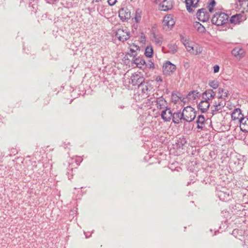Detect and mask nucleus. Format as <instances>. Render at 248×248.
Wrapping results in <instances>:
<instances>
[{
  "label": "nucleus",
  "instance_id": "f257e3e1",
  "mask_svg": "<svg viewBox=\"0 0 248 248\" xmlns=\"http://www.w3.org/2000/svg\"><path fill=\"white\" fill-rule=\"evenodd\" d=\"M229 16L228 15L222 12H217L212 18L213 24L217 26H221L227 22Z\"/></svg>",
  "mask_w": 248,
  "mask_h": 248
},
{
  "label": "nucleus",
  "instance_id": "f03ea898",
  "mask_svg": "<svg viewBox=\"0 0 248 248\" xmlns=\"http://www.w3.org/2000/svg\"><path fill=\"white\" fill-rule=\"evenodd\" d=\"M182 116H183V120L187 122H191L196 117V111L191 107L187 106L183 110Z\"/></svg>",
  "mask_w": 248,
  "mask_h": 248
},
{
  "label": "nucleus",
  "instance_id": "7ed1b4c3",
  "mask_svg": "<svg viewBox=\"0 0 248 248\" xmlns=\"http://www.w3.org/2000/svg\"><path fill=\"white\" fill-rule=\"evenodd\" d=\"M115 33L116 37L122 42L127 40L130 36V32L125 27L118 29Z\"/></svg>",
  "mask_w": 248,
  "mask_h": 248
},
{
  "label": "nucleus",
  "instance_id": "20e7f679",
  "mask_svg": "<svg viewBox=\"0 0 248 248\" xmlns=\"http://www.w3.org/2000/svg\"><path fill=\"white\" fill-rule=\"evenodd\" d=\"M176 69V65L170 61H167L163 66V72L166 75H170L175 71Z\"/></svg>",
  "mask_w": 248,
  "mask_h": 248
},
{
  "label": "nucleus",
  "instance_id": "39448f33",
  "mask_svg": "<svg viewBox=\"0 0 248 248\" xmlns=\"http://www.w3.org/2000/svg\"><path fill=\"white\" fill-rule=\"evenodd\" d=\"M130 80L129 82L133 86H138L139 87L144 82V78L139 74L134 73L131 76Z\"/></svg>",
  "mask_w": 248,
  "mask_h": 248
},
{
  "label": "nucleus",
  "instance_id": "423d86ee",
  "mask_svg": "<svg viewBox=\"0 0 248 248\" xmlns=\"http://www.w3.org/2000/svg\"><path fill=\"white\" fill-rule=\"evenodd\" d=\"M232 55L238 60H241L245 56L246 51L240 47H234L231 52Z\"/></svg>",
  "mask_w": 248,
  "mask_h": 248
},
{
  "label": "nucleus",
  "instance_id": "0eeeda50",
  "mask_svg": "<svg viewBox=\"0 0 248 248\" xmlns=\"http://www.w3.org/2000/svg\"><path fill=\"white\" fill-rule=\"evenodd\" d=\"M197 17L199 20L205 22L209 19V15L204 8L199 9L197 13Z\"/></svg>",
  "mask_w": 248,
  "mask_h": 248
},
{
  "label": "nucleus",
  "instance_id": "6e6552de",
  "mask_svg": "<svg viewBox=\"0 0 248 248\" xmlns=\"http://www.w3.org/2000/svg\"><path fill=\"white\" fill-rule=\"evenodd\" d=\"M231 117L233 121H238L240 123L241 120L243 119L244 115L240 108H236L232 112Z\"/></svg>",
  "mask_w": 248,
  "mask_h": 248
},
{
  "label": "nucleus",
  "instance_id": "1a4fd4ad",
  "mask_svg": "<svg viewBox=\"0 0 248 248\" xmlns=\"http://www.w3.org/2000/svg\"><path fill=\"white\" fill-rule=\"evenodd\" d=\"M216 93L213 90L208 89L202 93V98L206 101L210 102V100L214 98Z\"/></svg>",
  "mask_w": 248,
  "mask_h": 248
},
{
  "label": "nucleus",
  "instance_id": "9d476101",
  "mask_svg": "<svg viewBox=\"0 0 248 248\" xmlns=\"http://www.w3.org/2000/svg\"><path fill=\"white\" fill-rule=\"evenodd\" d=\"M218 190L217 191V195L219 199L222 201H228L230 199L231 195L228 190Z\"/></svg>",
  "mask_w": 248,
  "mask_h": 248
},
{
  "label": "nucleus",
  "instance_id": "9b49d317",
  "mask_svg": "<svg viewBox=\"0 0 248 248\" xmlns=\"http://www.w3.org/2000/svg\"><path fill=\"white\" fill-rule=\"evenodd\" d=\"M186 9L189 13L192 12L193 8L197 7L199 0H186Z\"/></svg>",
  "mask_w": 248,
  "mask_h": 248
},
{
  "label": "nucleus",
  "instance_id": "f8f14e48",
  "mask_svg": "<svg viewBox=\"0 0 248 248\" xmlns=\"http://www.w3.org/2000/svg\"><path fill=\"white\" fill-rule=\"evenodd\" d=\"M119 16L121 20L124 21L130 18V12L127 9L121 8L119 11Z\"/></svg>",
  "mask_w": 248,
  "mask_h": 248
},
{
  "label": "nucleus",
  "instance_id": "ddd939ff",
  "mask_svg": "<svg viewBox=\"0 0 248 248\" xmlns=\"http://www.w3.org/2000/svg\"><path fill=\"white\" fill-rule=\"evenodd\" d=\"M156 104L157 108L165 109L167 107V103L162 97H158L156 99Z\"/></svg>",
  "mask_w": 248,
  "mask_h": 248
},
{
  "label": "nucleus",
  "instance_id": "4468645a",
  "mask_svg": "<svg viewBox=\"0 0 248 248\" xmlns=\"http://www.w3.org/2000/svg\"><path fill=\"white\" fill-rule=\"evenodd\" d=\"M162 118L166 122H170L172 118V113L169 108L164 109L161 114Z\"/></svg>",
  "mask_w": 248,
  "mask_h": 248
},
{
  "label": "nucleus",
  "instance_id": "2eb2a0df",
  "mask_svg": "<svg viewBox=\"0 0 248 248\" xmlns=\"http://www.w3.org/2000/svg\"><path fill=\"white\" fill-rule=\"evenodd\" d=\"M160 10L167 11L170 10L172 7V3L171 0H164L160 5Z\"/></svg>",
  "mask_w": 248,
  "mask_h": 248
},
{
  "label": "nucleus",
  "instance_id": "dca6fc26",
  "mask_svg": "<svg viewBox=\"0 0 248 248\" xmlns=\"http://www.w3.org/2000/svg\"><path fill=\"white\" fill-rule=\"evenodd\" d=\"M175 24V21L171 15L166 16L164 17L163 24L167 26L168 27H172Z\"/></svg>",
  "mask_w": 248,
  "mask_h": 248
},
{
  "label": "nucleus",
  "instance_id": "f3484780",
  "mask_svg": "<svg viewBox=\"0 0 248 248\" xmlns=\"http://www.w3.org/2000/svg\"><path fill=\"white\" fill-rule=\"evenodd\" d=\"M210 105V102L202 99L199 103L198 108L202 112H205L208 109Z\"/></svg>",
  "mask_w": 248,
  "mask_h": 248
},
{
  "label": "nucleus",
  "instance_id": "a211bd4d",
  "mask_svg": "<svg viewBox=\"0 0 248 248\" xmlns=\"http://www.w3.org/2000/svg\"><path fill=\"white\" fill-rule=\"evenodd\" d=\"M133 63L135 64L137 67L141 68L142 66L145 64V62L144 60L140 57H138L136 58H133L132 60Z\"/></svg>",
  "mask_w": 248,
  "mask_h": 248
},
{
  "label": "nucleus",
  "instance_id": "6ab92c4d",
  "mask_svg": "<svg viewBox=\"0 0 248 248\" xmlns=\"http://www.w3.org/2000/svg\"><path fill=\"white\" fill-rule=\"evenodd\" d=\"M172 119L173 122L174 123L176 124H179L182 120H183V116H182V112H174L172 114Z\"/></svg>",
  "mask_w": 248,
  "mask_h": 248
},
{
  "label": "nucleus",
  "instance_id": "aec40b11",
  "mask_svg": "<svg viewBox=\"0 0 248 248\" xmlns=\"http://www.w3.org/2000/svg\"><path fill=\"white\" fill-rule=\"evenodd\" d=\"M239 123L241 130L248 132V118L244 117Z\"/></svg>",
  "mask_w": 248,
  "mask_h": 248
},
{
  "label": "nucleus",
  "instance_id": "412c9836",
  "mask_svg": "<svg viewBox=\"0 0 248 248\" xmlns=\"http://www.w3.org/2000/svg\"><path fill=\"white\" fill-rule=\"evenodd\" d=\"M243 20V16L241 14H236L232 16L230 19V22L234 24H239Z\"/></svg>",
  "mask_w": 248,
  "mask_h": 248
},
{
  "label": "nucleus",
  "instance_id": "4be33fe9",
  "mask_svg": "<svg viewBox=\"0 0 248 248\" xmlns=\"http://www.w3.org/2000/svg\"><path fill=\"white\" fill-rule=\"evenodd\" d=\"M181 41L183 43V45L185 46L186 48L187 51L189 53L191 52V51L193 50V45H192V43L189 42L184 37L181 39Z\"/></svg>",
  "mask_w": 248,
  "mask_h": 248
},
{
  "label": "nucleus",
  "instance_id": "5701e85b",
  "mask_svg": "<svg viewBox=\"0 0 248 248\" xmlns=\"http://www.w3.org/2000/svg\"><path fill=\"white\" fill-rule=\"evenodd\" d=\"M205 123V118L203 115H200L198 116L197 120V128L198 129H202Z\"/></svg>",
  "mask_w": 248,
  "mask_h": 248
},
{
  "label": "nucleus",
  "instance_id": "b1692460",
  "mask_svg": "<svg viewBox=\"0 0 248 248\" xmlns=\"http://www.w3.org/2000/svg\"><path fill=\"white\" fill-rule=\"evenodd\" d=\"M225 101H220L218 100V102H215L214 105V109L212 110L213 111H217L219 110H221L222 108L225 106Z\"/></svg>",
  "mask_w": 248,
  "mask_h": 248
},
{
  "label": "nucleus",
  "instance_id": "393cba45",
  "mask_svg": "<svg viewBox=\"0 0 248 248\" xmlns=\"http://www.w3.org/2000/svg\"><path fill=\"white\" fill-rule=\"evenodd\" d=\"M200 93L197 91L190 92L187 94V97L189 100H194L200 96Z\"/></svg>",
  "mask_w": 248,
  "mask_h": 248
},
{
  "label": "nucleus",
  "instance_id": "a878e982",
  "mask_svg": "<svg viewBox=\"0 0 248 248\" xmlns=\"http://www.w3.org/2000/svg\"><path fill=\"white\" fill-rule=\"evenodd\" d=\"M193 50L191 51L190 53L193 55H198L201 54L202 51V47L198 45H196L193 47Z\"/></svg>",
  "mask_w": 248,
  "mask_h": 248
},
{
  "label": "nucleus",
  "instance_id": "bb28decb",
  "mask_svg": "<svg viewBox=\"0 0 248 248\" xmlns=\"http://www.w3.org/2000/svg\"><path fill=\"white\" fill-rule=\"evenodd\" d=\"M194 27L200 33L204 32L205 31L204 27L198 22H196L194 24Z\"/></svg>",
  "mask_w": 248,
  "mask_h": 248
},
{
  "label": "nucleus",
  "instance_id": "cd10ccee",
  "mask_svg": "<svg viewBox=\"0 0 248 248\" xmlns=\"http://www.w3.org/2000/svg\"><path fill=\"white\" fill-rule=\"evenodd\" d=\"M218 93L220 95L219 98L223 99L225 98L228 96L229 92L227 90H226L223 88H219L218 89Z\"/></svg>",
  "mask_w": 248,
  "mask_h": 248
},
{
  "label": "nucleus",
  "instance_id": "c85d7f7f",
  "mask_svg": "<svg viewBox=\"0 0 248 248\" xmlns=\"http://www.w3.org/2000/svg\"><path fill=\"white\" fill-rule=\"evenodd\" d=\"M139 89L141 91L142 93H146L148 90L147 83L144 81L142 82L139 87Z\"/></svg>",
  "mask_w": 248,
  "mask_h": 248
},
{
  "label": "nucleus",
  "instance_id": "c756f323",
  "mask_svg": "<svg viewBox=\"0 0 248 248\" xmlns=\"http://www.w3.org/2000/svg\"><path fill=\"white\" fill-rule=\"evenodd\" d=\"M169 51L171 54L175 53L177 51V46L175 44H169L168 46Z\"/></svg>",
  "mask_w": 248,
  "mask_h": 248
},
{
  "label": "nucleus",
  "instance_id": "7c9ffc66",
  "mask_svg": "<svg viewBox=\"0 0 248 248\" xmlns=\"http://www.w3.org/2000/svg\"><path fill=\"white\" fill-rule=\"evenodd\" d=\"M153 52V49L151 46H147L145 49V55L149 58L152 56Z\"/></svg>",
  "mask_w": 248,
  "mask_h": 248
},
{
  "label": "nucleus",
  "instance_id": "2f4dec72",
  "mask_svg": "<svg viewBox=\"0 0 248 248\" xmlns=\"http://www.w3.org/2000/svg\"><path fill=\"white\" fill-rule=\"evenodd\" d=\"M141 17V11L138 9L136 11L134 19L137 23L140 21Z\"/></svg>",
  "mask_w": 248,
  "mask_h": 248
},
{
  "label": "nucleus",
  "instance_id": "473e14b6",
  "mask_svg": "<svg viewBox=\"0 0 248 248\" xmlns=\"http://www.w3.org/2000/svg\"><path fill=\"white\" fill-rule=\"evenodd\" d=\"M154 39L156 45L161 46L162 43V38L161 37L154 35Z\"/></svg>",
  "mask_w": 248,
  "mask_h": 248
},
{
  "label": "nucleus",
  "instance_id": "72a5a7b5",
  "mask_svg": "<svg viewBox=\"0 0 248 248\" xmlns=\"http://www.w3.org/2000/svg\"><path fill=\"white\" fill-rule=\"evenodd\" d=\"M209 85L210 87L214 89H216L218 87V83L217 80H212L210 81L209 82Z\"/></svg>",
  "mask_w": 248,
  "mask_h": 248
},
{
  "label": "nucleus",
  "instance_id": "f704fd0d",
  "mask_svg": "<svg viewBox=\"0 0 248 248\" xmlns=\"http://www.w3.org/2000/svg\"><path fill=\"white\" fill-rule=\"evenodd\" d=\"M216 5V2L215 0H212L210 3L208 4V10L210 13H212L213 10V7Z\"/></svg>",
  "mask_w": 248,
  "mask_h": 248
},
{
  "label": "nucleus",
  "instance_id": "c9c22d12",
  "mask_svg": "<svg viewBox=\"0 0 248 248\" xmlns=\"http://www.w3.org/2000/svg\"><path fill=\"white\" fill-rule=\"evenodd\" d=\"M146 66L149 68H154V63L151 61H149Z\"/></svg>",
  "mask_w": 248,
  "mask_h": 248
},
{
  "label": "nucleus",
  "instance_id": "e433bc0d",
  "mask_svg": "<svg viewBox=\"0 0 248 248\" xmlns=\"http://www.w3.org/2000/svg\"><path fill=\"white\" fill-rule=\"evenodd\" d=\"M117 1V0H108V4L110 6L114 5Z\"/></svg>",
  "mask_w": 248,
  "mask_h": 248
},
{
  "label": "nucleus",
  "instance_id": "4c0bfd02",
  "mask_svg": "<svg viewBox=\"0 0 248 248\" xmlns=\"http://www.w3.org/2000/svg\"><path fill=\"white\" fill-rule=\"evenodd\" d=\"M214 73H217L219 71V67L217 65H216L214 66Z\"/></svg>",
  "mask_w": 248,
  "mask_h": 248
},
{
  "label": "nucleus",
  "instance_id": "58836bf2",
  "mask_svg": "<svg viewBox=\"0 0 248 248\" xmlns=\"http://www.w3.org/2000/svg\"><path fill=\"white\" fill-rule=\"evenodd\" d=\"M243 0H236V4L237 5L241 6L243 4Z\"/></svg>",
  "mask_w": 248,
  "mask_h": 248
},
{
  "label": "nucleus",
  "instance_id": "ea45409f",
  "mask_svg": "<svg viewBox=\"0 0 248 248\" xmlns=\"http://www.w3.org/2000/svg\"><path fill=\"white\" fill-rule=\"evenodd\" d=\"M129 55L133 56V58H136L135 57L137 55V52L135 51H133V53H131V54H129Z\"/></svg>",
  "mask_w": 248,
  "mask_h": 248
},
{
  "label": "nucleus",
  "instance_id": "a19ab883",
  "mask_svg": "<svg viewBox=\"0 0 248 248\" xmlns=\"http://www.w3.org/2000/svg\"><path fill=\"white\" fill-rule=\"evenodd\" d=\"M155 80L157 81H162V79L160 77H157L155 78Z\"/></svg>",
  "mask_w": 248,
  "mask_h": 248
},
{
  "label": "nucleus",
  "instance_id": "79ce46f5",
  "mask_svg": "<svg viewBox=\"0 0 248 248\" xmlns=\"http://www.w3.org/2000/svg\"><path fill=\"white\" fill-rule=\"evenodd\" d=\"M244 142L246 144L248 145V137H246L244 139Z\"/></svg>",
  "mask_w": 248,
  "mask_h": 248
},
{
  "label": "nucleus",
  "instance_id": "37998d69",
  "mask_svg": "<svg viewBox=\"0 0 248 248\" xmlns=\"http://www.w3.org/2000/svg\"><path fill=\"white\" fill-rule=\"evenodd\" d=\"M49 0L48 2L50 3V2H54V1H56L57 0Z\"/></svg>",
  "mask_w": 248,
  "mask_h": 248
},
{
  "label": "nucleus",
  "instance_id": "c03bdc74",
  "mask_svg": "<svg viewBox=\"0 0 248 248\" xmlns=\"http://www.w3.org/2000/svg\"><path fill=\"white\" fill-rule=\"evenodd\" d=\"M133 51H135L134 50L132 49H130V51H131V53H133Z\"/></svg>",
  "mask_w": 248,
  "mask_h": 248
},
{
  "label": "nucleus",
  "instance_id": "a18cd8bd",
  "mask_svg": "<svg viewBox=\"0 0 248 248\" xmlns=\"http://www.w3.org/2000/svg\"><path fill=\"white\" fill-rule=\"evenodd\" d=\"M158 0H154V2L157 3L158 2Z\"/></svg>",
  "mask_w": 248,
  "mask_h": 248
},
{
  "label": "nucleus",
  "instance_id": "49530a36",
  "mask_svg": "<svg viewBox=\"0 0 248 248\" xmlns=\"http://www.w3.org/2000/svg\"><path fill=\"white\" fill-rule=\"evenodd\" d=\"M187 65H188V63H185V65H184V66H185V67H186V66H187Z\"/></svg>",
  "mask_w": 248,
  "mask_h": 248
},
{
  "label": "nucleus",
  "instance_id": "de8ad7c7",
  "mask_svg": "<svg viewBox=\"0 0 248 248\" xmlns=\"http://www.w3.org/2000/svg\"><path fill=\"white\" fill-rule=\"evenodd\" d=\"M187 65H188V63H185V65H184V66H185V67H186V66H187Z\"/></svg>",
  "mask_w": 248,
  "mask_h": 248
},
{
  "label": "nucleus",
  "instance_id": "09e8293b",
  "mask_svg": "<svg viewBox=\"0 0 248 248\" xmlns=\"http://www.w3.org/2000/svg\"><path fill=\"white\" fill-rule=\"evenodd\" d=\"M172 96H173V97H175V95L173 94Z\"/></svg>",
  "mask_w": 248,
  "mask_h": 248
}]
</instances>
